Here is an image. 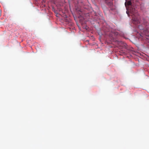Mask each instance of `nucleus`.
<instances>
[{
	"mask_svg": "<svg viewBox=\"0 0 149 149\" xmlns=\"http://www.w3.org/2000/svg\"><path fill=\"white\" fill-rule=\"evenodd\" d=\"M141 23L143 25V26L141 25L139 26V28L140 30H143V34L144 36L143 37L144 39L146 38L148 40H149V22L146 19H143L141 21Z\"/></svg>",
	"mask_w": 149,
	"mask_h": 149,
	"instance_id": "nucleus-1",
	"label": "nucleus"
},
{
	"mask_svg": "<svg viewBox=\"0 0 149 149\" xmlns=\"http://www.w3.org/2000/svg\"><path fill=\"white\" fill-rule=\"evenodd\" d=\"M130 12L132 15V20L137 24L139 23L140 22L139 19L137 17L139 15L137 13V11L134 8L132 9V10H131Z\"/></svg>",
	"mask_w": 149,
	"mask_h": 149,
	"instance_id": "nucleus-2",
	"label": "nucleus"
},
{
	"mask_svg": "<svg viewBox=\"0 0 149 149\" xmlns=\"http://www.w3.org/2000/svg\"><path fill=\"white\" fill-rule=\"evenodd\" d=\"M131 3L130 1H128L127 2H126L125 3V6H126L127 5H131Z\"/></svg>",
	"mask_w": 149,
	"mask_h": 149,
	"instance_id": "nucleus-3",
	"label": "nucleus"
},
{
	"mask_svg": "<svg viewBox=\"0 0 149 149\" xmlns=\"http://www.w3.org/2000/svg\"><path fill=\"white\" fill-rule=\"evenodd\" d=\"M113 34L115 36H117L118 35V33L116 32H114L113 33Z\"/></svg>",
	"mask_w": 149,
	"mask_h": 149,
	"instance_id": "nucleus-4",
	"label": "nucleus"
},
{
	"mask_svg": "<svg viewBox=\"0 0 149 149\" xmlns=\"http://www.w3.org/2000/svg\"><path fill=\"white\" fill-rule=\"evenodd\" d=\"M106 32H109V31H107V30H106Z\"/></svg>",
	"mask_w": 149,
	"mask_h": 149,
	"instance_id": "nucleus-5",
	"label": "nucleus"
},
{
	"mask_svg": "<svg viewBox=\"0 0 149 149\" xmlns=\"http://www.w3.org/2000/svg\"><path fill=\"white\" fill-rule=\"evenodd\" d=\"M127 14H128V15H129V14H128V13H127Z\"/></svg>",
	"mask_w": 149,
	"mask_h": 149,
	"instance_id": "nucleus-6",
	"label": "nucleus"
}]
</instances>
